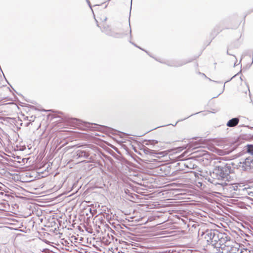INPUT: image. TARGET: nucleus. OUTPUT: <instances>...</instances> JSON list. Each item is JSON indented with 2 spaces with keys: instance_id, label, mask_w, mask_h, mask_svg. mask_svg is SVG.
<instances>
[{
  "instance_id": "obj_10",
  "label": "nucleus",
  "mask_w": 253,
  "mask_h": 253,
  "mask_svg": "<svg viewBox=\"0 0 253 253\" xmlns=\"http://www.w3.org/2000/svg\"><path fill=\"white\" fill-rule=\"evenodd\" d=\"M245 23V18H244V22H243V25H244Z\"/></svg>"
},
{
  "instance_id": "obj_9",
  "label": "nucleus",
  "mask_w": 253,
  "mask_h": 253,
  "mask_svg": "<svg viewBox=\"0 0 253 253\" xmlns=\"http://www.w3.org/2000/svg\"><path fill=\"white\" fill-rule=\"evenodd\" d=\"M184 153H185V152H184V153H183L182 155H180V156H178V157H177V158H180L181 157H183V156H184Z\"/></svg>"
},
{
  "instance_id": "obj_1",
  "label": "nucleus",
  "mask_w": 253,
  "mask_h": 253,
  "mask_svg": "<svg viewBox=\"0 0 253 253\" xmlns=\"http://www.w3.org/2000/svg\"><path fill=\"white\" fill-rule=\"evenodd\" d=\"M226 240L224 242V239L222 238L219 240V248L222 250L225 251L226 253L231 252L233 251L232 246L233 244V241L230 239H228V237H226Z\"/></svg>"
},
{
  "instance_id": "obj_5",
  "label": "nucleus",
  "mask_w": 253,
  "mask_h": 253,
  "mask_svg": "<svg viewBox=\"0 0 253 253\" xmlns=\"http://www.w3.org/2000/svg\"><path fill=\"white\" fill-rule=\"evenodd\" d=\"M239 122V119L237 118H233L230 120L227 124V126L229 127H234L238 125Z\"/></svg>"
},
{
  "instance_id": "obj_8",
  "label": "nucleus",
  "mask_w": 253,
  "mask_h": 253,
  "mask_svg": "<svg viewBox=\"0 0 253 253\" xmlns=\"http://www.w3.org/2000/svg\"><path fill=\"white\" fill-rule=\"evenodd\" d=\"M41 167H42L41 166H38L37 165H36V166H33L32 168H33V169H40Z\"/></svg>"
},
{
  "instance_id": "obj_4",
  "label": "nucleus",
  "mask_w": 253,
  "mask_h": 253,
  "mask_svg": "<svg viewBox=\"0 0 253 253\" xmlns=\"http://www.w3.org/2000/svg\"><path fill=\"white\" fill-rule=\"evenodd\" d=\"M215 234L212 232H210L205 236V239L207 240V243L208 245H215L217 240L214 239Z\"/></svg>"
},
{
  "instance_id": "obj_2",
  "label": "nucleus",
  "mask_w": 253,
  "mask_h": 253,
  "mask_svg": "<svg viewBox=\"0 0 253 253\" xmlns=\"http://www.w3.org/2000/svg\"><path fill=\"white\" fill-rule=\"evenodd\" d=\"M20 161H17L16 160H12L10 159V161L9 162L10 165L16 168L23 169L24 168H27L28 166H26L24 167L26 163L27 162L28 159H19Z\"/></svg>"
},
{
  "instance_id": "obj_7",
  "label": "nucleus",
  "mask_w": 253,
  "mask_h": 253,
  "mask_svg": "<svg viewBox=\"0 0 253 253\" xmlns=\"http://www.w3.org/2000/svg\"><path fill=\"white\" fill-rule=\"evenodd\" d=\"M247 152L250 153L253 157V145H248Z\"/></svg>"
},
{
  "instance_id": "obj_3",
  "label": "nucleus",
  "mask_w": 253,
  "mask_h": 253,
  "mask_svg": "<svg viewBox=\"0 0 253 253\" xmlns=\"http://www.w3.org/2000/svg\"><path fill=\"white\" fill-rule=\"evenodd\" d=\"M240 162L239 167L244 170H247L253 168V159H243Z\"/></svg>"
},
{
  "instance_id": "obj_6",
  "label": "nucleus",
  "mask_w": 253,
  "mask_h": 253,
  "mask_svg": "<svg viewBox=\"0 0 253 253\" xmlns=\"http://www.w3.org/2000/svg\"><path fill=\"white\" fill-rule=\"evenodd\" d=\"M77 156L79 158H87L89 156L88 153L84 150H78Z\"/></svg>"
}]
</instances>
